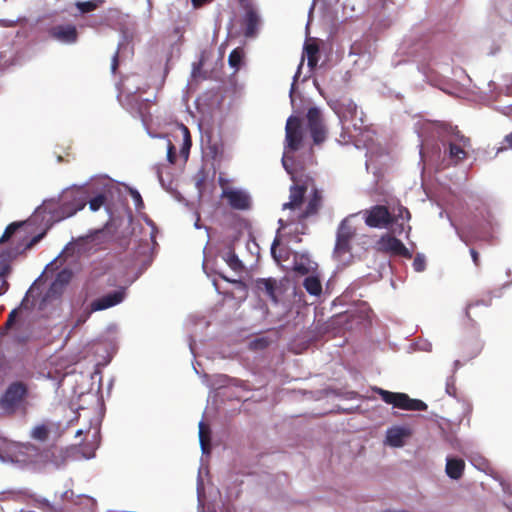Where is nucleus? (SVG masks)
I'll return each instance as SVG.
<instances>
[{"mask_svg":"<svg viewBox=\"0 0 512 512\" xmlns=\"http://www.w3.org/2000/svg\"><path fill=\"white\" fill-rule=\"evenodd\" d=\"M127 297V287L119 286L116 289L109 291L102 296L95 298L91 301L89 308L90 312L103 311L124 302Z\"/></svg>","mask_w":512,"mask_h":512,"instance_id":"4468645a","label":"nucleus"},{"mask_svg":"<svg viewBox=\"0 0 512 512\" xmlns=\"http://www.w3.org/2000/svg\"><path fill=\"white\" fill-rule=\"evenodd\" d=\"M410 218H411V214H410L409 210L406 207L400 206L398 208L397 215H393V222L391 223V225L388 228L391 229L392 233L398 234V235H401L403 232L406 231V229H407V233H409L411 230V226L410 225L405 226L403 221L404 220L409 221Z\"/></svg>","mask_w":512,"mask_h":512,"instance_id":"5701e85b","label":"nucleus"},{"mask_svg":"<svg viewBox=\"0 0 512 512\" xmlns=\"http://www.w3.org/2000/svg\"><path fill=\"white\" fill-rule=\"evenodd\" d=\"M412 435V430L408 426H392L386 430L385 444L390 447L400 448L405 444L406 439Z\"/></svg>","mask_w":512,"mask_h":512,"instance_id":"6ab92c4d","label":"nucleus"},{"mask_svg":"<svg viewBox=\"0 0 512 512\" xmlns=\"http://www.w3.org/2000/svg\"><path fill=\"white\" fill-rule=\"evenodd\" d=\"M126 189H128L133 201H134V205H135V208L137 211L141 210L144 208V202H143V199H142V196L141 194L139 193V191L135 188H132V187H129L127 185H125Z\"/></svg>","mask_w":512,"mask_h":512,"instance_id":"de8ad7c7","label":"nucleus"},{"mask_svg":"<svg viewBox=\"0 0 512 512\" xmlns=\"http://www.w3.org/2000/svg\"><path fill=\"white\" fill-rule=\"evenodd\" d=\"M365 224L371 228H388L393 222V215L388 208L383 205H375L370 210H366Z\"/></svg>","mask_w":512,"mask_h":512,"instance_id":"dca6fc26","label":"nucleus"},{"mask_svg":"<svg viewBox=\"0 0 512 512\" xmlns=\"http://www.w3.org/2000/svg\"><path fill=\"white\" fill-rule=\"evenodd\" d=\"M106 3V0H87V1H77L74 5L77 10V15L84 16L88 13H91L100 7H102Z\"/></svg>","mask_w":512,"mask_h":512,"instance_id":"bb28decb","label":"nucleus"},{"mask_svg":"<svg viewBox=\"0 0 512 512\" xmlns=\"http://www.w3.org/2000/svg\"><path fill=\"white\" fill-rule=\"evenodd\" d=\"M495 110L502 113L503 115L509 116L512 114V103L505 106H496Z\"/></svg>","mask_w":512,"mask_h":512,"instance_id":"338daca9","label":"nucleus"},{"mask_svg":"<svg viewBox=\"0 0 512 512\" xmlns=\"http://www.w3.org/2000/svg\"><path fill=\"white\" fill-rule=\"evenodd\" d=\"M106 238L107 233L103 228L93 229L90 230L86 235L79 236L78 238H72V240L68 242L62 251L58 254V256L46 265L44 271L49 268H54L57 260L63 255L72 256L77 254L78 256H82L90 255L96 252L105 242Z\"/></svg>","mask_w":512,"mask_h":512,"instance_id":"423d86ee","label":"nucleus"},{"mask_svg":"<svg viewBox=\"0 0 512 512\" xmlns=\"http://www.w3.org/2000/svg\"><path fill=\"white\" fill-rule=\"evenodd\" d=\"M355 215L356 214L349 215L341 220L336 231V241L333 250V257L343 264H346L352 257L351 240L355 235V230L349 224V221L350 218L354 217Z\"/></svg>","mask_w":512,"mask_h":512,"instance_id":"1a4fd4ad","label":"nucleus"},{"mask_svg":"<svg viewBox=\"0 0 512 512\" xmlns=\"http://www.w3.org/2000/svg\"><path fill=\"white\" fill-rule=\"evenodd\" d=\"M28 498L33 500L35 507L41 509L43 512H62V507H57L56 505L51 503L47 498H44L33 493L28 488L8 489L0 491V501H19Z\"/></svg>","mask_w":512,"mask_h":512,"instance_id":"9b49d317","label":"nucleus"},{"mask_svg":"<svg viewBox=\"0 0 512 512\" xmlns=\"http://www.w3.org/2000/svg\"><path fill=\"white\" fill-rule=\"evenodd\" d=\"M270 344V340L268 337H257L250 341L249 348L251 350L261 351L266 349Z\"/></svg>","mask_w":512,"mask_h":512,"instance_id":"c03bdc74","label":"nucleus"},{"mask_svg":"<svg viewBox=\"0 0 512 512\" xmlns=\"http://www.w3.org/2000/svg\"><path fill=\"white\" fill-rule=\"evenodd\" d=\"M306 187L303 185H292L290 187V200L297 206H300L304 199Z\"/></svg>","mask_w":512,"mask_h":512,"instance_id":"c9c22d12","label":"nucleus"},{"mask_svg":"<svg viewBox=\"0 0 512 512\" xmlns=\"http://www.w3.org/2000/svg\"><path fill=\"white\" fill-rule=\"evenodd\" d=\"M116 190L111 179L108 177H92L90 183L82 184L76 191L70 193V199L64 200L57 210V204L54 200H46L41 206L37 207L34 216L36 217L42 212H47L52 217L63 220L74 216L78 211L82 210L86 204H89L91 211L96 212L102 206H106L109 196L113 195Z\"/></svg>","mask_w":512,"mask_h":512,"instance_id":"f257e3e1","label":"nucleus"},{"mask_svg":"<svg viewBox=\"0 0 512 512\" xmlns=\"http://www.w3.org/2000/svg\"><path fill=\"white\" fill-rule=\"evenodd\" d=\"M29 34H6L0 41V64L3 68L22 64L34 52Z\"/></svg>","mask_w":512,"mask_h":512,"instance_id":"39448f33","label":"nucleus"},{"mask_svg":"<svg viewBox=\"0 0 512 512\" xmlns=\"http://www.w3.org/2000/svg\"><path fill=\"white\" fill-rule=\"evenodd\" d=\"M306 118L308 128L323 124L321 110L316 106L310 107L308 109Z\"/></svg>","mask_w":512,"mask_h":512,"instance_id":"72a5a7b5","label":"nucleus"},{"mask_svg":"<svg viewBox=\"0 0 512 512\" xmlns=\"http://www.w3.org/2000/svg\"><path fill=\"white\" fill-rule=\"evenodd\" d=\"M222 259L226 264L235 272H241L244 269V264L235 253L232 246L228 247V250L222 254Z\"/></svg>","mask_w":512,"mask_h":512,"instance_id":"c85d7f7f","label":"nucleus"},{"mask_svg":"<svg viewBox=\"0 0 512 512\" xmlns=\"http://www.w3.org/2000/svg\"><path fill=\"white\" fill-rule=\"evenodd\" d=\"M244 14L241 19V26L244 32H258L263 27V19L256 9V7L250 2L240 3Z\"/></svg>","mask_w":512,"mask_h":512,"instance_id":"a211bd4d","label":"nucleus"},{"mask_svg":"<svg viewBox=\"0 0 512 512\" xmlns=\"http://www.w3.org/2000/svg\"><path fill=\"white\" fill-rule=\"evenodd\" d=\"M202 269L208 277H211V275H218L224 281L235 285L236 289L242 293L241 298L243 300H245L248 287L244 281H242L241 279L230 278V277L226 276L224 273L217 271L215 268H209L206 260H204L202 263Z\"/></svg>","mask_w":512,"mask_h":512,"instance_id":"4be33fe9","label":"nucleus"},{"mask_svg":"<svg viewBox=\"0 0 512 512\" xmlns=\"http://www.w3.org/2000/svg\"><path fill=\"white\" fill-rule=\"evenodd\" d=\"M279 244H280V240H279L278 236H276L271 244V247H270L271 256L277 263H279L281 261V256L277 253V247L279 246Z\"/></svg>","mask_w":512,"mask_h":512,"instance_id":"4d7b16f0","label":"nucleus"},{"mask_svg":"<svg viewBox=\"0 0 512 512\" xmlns=\"http://www.w3.org/2000/svg\"><path fill=\"white\" fill-rule=\"evenodd\" d=\"M471 464L479 470H485L488 466L487 460L482 456L474 457L470 460Z\"/></svg>","mask_w":512,"mask_h":512,"instance_id":"13d9d810","label":"nucleus"},{"mask_svg":"<svg viewBox=\"0 0 512 512\" xmlns=\"http://www.w3.org/2000/svg\"><path fill=\"white\" fill-rule=\"evenodd\" d=\"M193 226H194L195 229H202L203 228V229H205V231L207 233L208 239H207L206 245H205V247L203 249V253L205 254L206 249H207V245H208L209 240H210V236H209L210 228L208 226H205V225L201 224V222H200V215L198 213H196V220H195Z\"/></svg>","mask_w":512,"mask_h":512,"instance_id":"bf43d9fd","label":"nucleus"},{"mask_svg":"<svg viewBox=\"0 0 512 512\" xmlns=\"http://www.w3.org/2000/svg\"><path fill=\"white\" fill-rule=\"evenodd\" d=\"M409 398L410 397L408 394L398 392L393 407L402 410H408Z\"/></svg>","mask_w":512,"mask_h":512,"instance_id":"a18cd8bd","label":"nucleus"},{"mask_svg":"<svg viewBox=\"0 0 512 512\" xmlns=\"http://www.w3.org/2000/svg\"><path fill=\"white\" fill-rule=\"evenodd\" d=\"M310 136L313 140V143L319 145L323 143L326 139V129L324 124L309 127Z\"/></svg>","mask_w":512,"mask_h":512,"instance_id":"e433bc0d","label":"nucleus"},{"mask_svg":"<svg viewBox=\"0 0 512 512\" xmlns=\"http://www.w3.org/2000/svg\"><path fill=\"white\" fill-rule=\"evenodd\" d=\"M49 434V427L45 424H39L31 430L30 437L34 440L45 442L48 439Z\"/></svg>","mask_w":512,"mask_h":512,"instance_id":"f704fd0d","label":"nucleus"},{"mask_svg":"<svg viewBox=\"0 0 512 512\" xmlns=\"http://www.w3.org/2000/svg\"><path fill=\"white\" fill-rule=\"evenodd\" d=\"M322 205V195L321 192L314 188L312 190L311 196L307 202V205L304 211L299 215V219L305 220L311 216H314L318 213L320 207Z\"/></svg>","mask_w":512,"mask_h":512,"instance_id":"b1692460","label":"nucleus"},{"mask_svg":"<svg viewBox=\"0 0 512 512\" xmlns=\"http://www.w3.org/2000/svg\"><path fill=\"white\" fill-rule=\"evenodd\" d=\"M310 34H306V39L303 44V53L300 60V63L297 67V70L293 76V80L291 83L290 91H289V98L291 106L295 107V93H297V86L296 82L298 81L301 70L304 65V59L307 57V65L309 68V71L311 72L318 64L319 61V53H320V42L318 38L309 37Z\"/></svg>","mask_w":512,"mask_h":512,"instance_id":"6e6552de","label":"nucleus"},{"mask_svg":"<svg viewBox=\"0 0 512 512\" xmlns=\"http://www.w3.org/2000/svg\"><path fill=\"white\" fill-rule=\"evenodd\" d=\"M63 290L64 289L62 287H59L57 284L52 282L50 284L49 288L47 289V291L42 299V302L46 303L50 300L59 299L63 293Z\"/></svg>","mask_w":512,"mask_h":512,"instance_id":"a19ab883","label":"nucleus"},{"mask_svg":"<svg viewBox=\"0 0 512 512\" xmlns=\"http://www.w3.org/2000/svg\"><path fill=\"white\" fill-rule=\"evenodd\" d=\"M7 459L8 463L33 472L42 470L49 463L59 469L65 462L62 453L56 454L53 450L41 449L30 442L20 443L12 453L7 454Z\"/></svg>","mask_w":512,"mask_h":512,"instance_id":"20e7f679","label":"nucleus"},{"mask_svg":"<svg viewBox=\"0 0 512 512\" xmlns=\"http://www.w3.org/2000/svg\"><path fill=\"white\" fill-rule=\"evenodd\" d=\"M176 148L175 146L170 142L168 141V145H167V160L169 163L171 164H174L176 162Z\"/></svg>","mask_w":512,"mask_h":512,"instance_id":"052dcab7","label":"nucleus"},{"mask_svg":"<svg viewBox=\"0 0 512 512\" xmlns=\"http://www.w3.org/2000/svg\"><path fill=\"white\" fill-rule=\"evenodd\" d=\"M327 103L337 115L341 126V133L337 139L340 144L352 143L356 149H366V157L382 150L376 145L375 131L366 123L365 113L352 99H329Z\"/></svg>","mask_w":512,"mask_h":512,"instance_id":"f03ea898","label":"nucleus"},{"mask_svg":"<svg viewBox=\"0 0 512 512\" xmlns=\"http://www.w3.org/2000/svg\"><path fill=\"white\" fill-rule=\"evenodd\" d=\"M71 278L72 271L68 268H64L56 274L53 282L64 289L69 284Z\"/></svg>","mask_w":512,"mask_h":512,"instance_id":"ea45409f","label":"nucleus"},{"mask_svg":"<svg viewBox=\"0 0 512 512\" xmlns=\"http://www.w3.org/2000/svg\"><path fill=\"white\" fill-rule=\"evenodd\" d=\"M496 38L487 39V43L490 44V50L488 51V55H495L501 48L502 45V37L501 34H495Z\"/></svg>","mask_w":512,"mask_h":512,"instance_id":"09e8293b","label":"nucleus"},{"mask_svg":"<svg viewBox=\"0 0 512 512\" xmlns=\"http://www.w3.org/2000/svg\"><path fill=\"white\" fill-rule=\"evenodd\" d=\"M180 128H181L182 133H183V143H182V146L180 148V154L185 159H188L190 148L192 146V140H191L190 132H189V129L184 124H180Z\"/></svg>","mask_w":512,"mask_h":512,"instance_id":"473e14b6","label":"nucleus"},{"mask_svg":"<svg viewBox=\"0 0 512 512\" xmlns=\"http://www.w3.org/2000/svg\"><path fill=\"white\" fill-rule=\"evenodd\" d=\"M465 468V463L461 458L448 456L446 458L445 471L449 478L458 480L461 478Z\"/></svg>","mask_w":512,"mask_h":512,"instance_id":"a878e982","label":"nucleus"},{"mask_svg":"<svg viewBox=\"0 0 512 512\" xmlns=\"http://www.w3.org/2000/svg\"><path fill=\"white\" fill-rule=\"evenodd\" d=\"M29 387L22 381H13L0 396V409L6 414H15L19 410H25Z\"/></svg>","mask_w":512,"mask_h":512,"instance_id":"0eeeda50","label":"nucleus"},{"mask_svg":"<svg viewBox=\"0 0 512 512\" xmlns=\"http://www.w3.org/2000/svg\"><path fill=\"white\" fill-rule=\"evenodd\" d=\"M282 166L286 170L288 174H292L291 165L293 164L294 160L293 157H290L286 154V152L283 154L282 159Z\"/></svg>","mask_w":512,"mask_h":512,"instance_id":"680f3d73","label":"nucleus"},{"mask_svg":"<svg viewBox=\"0 0 512 512\" xmlns=\"http://www.w3.org/2000/svg\"><path fill=\"white\" fill-rule=\"evenodd\" d=\"M79 34H47V42L72 45L77 42Z\"/></svg>","mask_w":512,"mask_h":512,"instance_id":"c756f323","label":"nucleus"},{"mask_svg":"<svg viewBox=\"0 0 512 512\" xmlns=\"http://www.w3.org/2000/svg\"><path fill=\"white\" fill-rule=\"evenodd\" d=\"M244 62V51L242 48L237 47L233 49L228 56V64L231 68L238 71Z\"/></svg>","mask_w":512,"mask_h":512,"instance_id":"7c9ffc66","label":"nucleus"},{"mask_svg":"<svg viewBox=\"0 0 512 512\" xmlns=\"http://www.w3.org/2000/svg\"><path fill=\"white\" fill-rule=\"evenodd\" d=\"M46 235V231H42L30 239L26 236L19 239L17 244L13 247H8L0 252V279H6L11 272L10 261L17 258L20 254L26 250L32 248L34 245L39 243Z\"/></svg>","mask_w":512,"mask_h":512,"instance_id":"9d476101","label":"nucleus"},{"mask_svg":"<svg viewBox=\"0 0 512 512\" xmlns=\"http://www.w3.org/2000/svg\"><path fill=\"white\" fill-rule=\"evenodd\" d=\"M157 177L163 188H165L166 190L171 189L172 181H169L167 184L166 181H164L163 172L161 170L157 171Z\"/></svg>","mask_w":512,"mask_h":512,"instance_id":"774afa93","label":"nucleus"},{"mask_svg":"<svg viewBox=\"0 0 512 512\" xmlns=\"http://www.w3.org/2000/svg\"><path fill=\"white\" fill-rule=\"evenodd\" d=\"M153 245H157L153 234L150 239L139 240L133 244V259L139 263V268L136 273L138 278L153 262Z\"/></svg>","mask_w":512,"mask_h":512,"instance_id":"ddd939ff","label":"nucleus"},{"mask_svg":"<svg viewBox=\"0 0 512 512\" xmlns=\"http://www.w3.org/2000/svg\"><path fill=\"white\" fill-rule=\"evenodd\" d=\"M316 266L317 264L310 260L308 253H295L293 260V270L296 273L300 275H306Z\"/></svg>","mask_w":512,"mask_h":512,"instance_id":"393cba45","label":"nucleus"},{"mask_svg":"<svg viewBox=\"0 0 512 512\" xmlns=\"http://www.w3.org/2000/svg\"><path fill=\"white\" fill-rule=\"evenodd\" d=\"M378 246L380 251L389 253L393 256H401L406 259L412 258V252L401 240L390 233H386L380 237Z\"/></svg>","mask_w":512,"mask_h":512,"instance_id":"f3484780","label":"nucleus"},{"mask_svg":"<svg viewBox=\"0 0 512 512\" xmlns=\"http://www.w3.org/2000/svg\"><path fill=\"white\" fill-rule=\"evenodd\" d=\"M212 285L215 289V291L220 294V295H223L225 296L226 298H231V299H234L235 298V295L233 292L231 291H221L220 288H219V285H218V282L216 280V278H213L212 279Z\"/></svg>","mask_w":512,"mask_h":512,"instance_id":"e2e57ef3","label":"nucleus"},{"mask_svg":"<svg viewBox=\"0 0 512 512\" xmlns=\"http://www.w3.org/2000/svg\"><path fill=\"white\" fill-rule=\"evenodd\" d=\"M204 427H205L204 421L201 420L199 422V443H200L202 453L208 454L209 448H207V446L205 445V442H204Z\"/></svg>","mask_w":512,"mask_h":512,"instance_id":"5fc2aeb1","label":"nucleus"},{"mask_svg":"<svg viewBox=\"0 0 512 512\" xmlns=\"http://www.w3.org/2000/svg\"><path fill=\"white\" fill-rule=\"evenodd\" d=\"M133 34H121L117 50L111 59V72L115 74L119 66V58H125L133 54Z\"/></svg>","mask_w":512,"mask_h":512,"instance_id":"aec40b11","label":"nucleus"},{"mask_svg":"<svg viewBox=\"0 0 512 512\" xmlns=\"http://www.w3.org/2000/svg\"><path fill=\"white\" fill-rule=\"evenodd\" d=\"M445 391L449 396L456 398L457 388L455 386V376L451 375L446 380Z\"/></svg>","mask_w":512,"mask_h":512,"instance_id":"864d4df0","label":"nucleus"},{"mask_svg":"<svg viewBox=\"0 0 512 512\" xmlns=\"http://www.w3.org/2000/svg\"><path fill=\"white\" fill-rule=\"evenodd\" d=\"M203 63L202 61L194 62L192 64L191 77L193 79L197 78L201 74Z\"/></svg>","mask_w":512,"mask_h":512,"instance_id":"69168bd1","label":"nucleus"},{"mask_svg":"<svg viewBox=\"0 0 512 512\" xmlns=\"http://www.w3.org/2000/svg\"><path fill=\"white\" fill-rule=\"evenodd\" d=\"M433 133L437 135L443 150L439 143L422 142L419 151L422 161L428 162L436 170H443L458 165L467 157L464 147L470 146V138L461 134L457 127L446 122H436Z\"/></svg>","mask_w":512,"mask_h":512,"instance_id":"7ed1b4c3","label":"nucleus"},{"mask_svg":"<svg viewBox=\"0 0 512 512\" xmlns=\"http://www.w3.org/2000/svg\"><path fill=\"white\" fill-rule=\"evenodd\" d=\"M19 308H14L8 315V318H7V321L5 323V326L7 328H10L12 326H14L18 320V317H19Z\"/></svg>","mask_w":512,"mask_h":512,"instance_id":"6e6d98bb","label":"nucleus"},{"mask_svg":"<svg viewBox=\"0 0 512 512\" xmlns=\"http://www.w3.org/2000/svg\"><path fill=\"white\" fill-rule=\"evenodd\" d=\"M255 288L258 293L265 294L274 304H278L277 296L278 285L274 278H258L255 282Z\"/></svg>","mask_w":512,"mask_h":512,"instance_id":"412c9836","label":"nucleus"},{"mask_svg":"<svg viewBox=\"0 0 512 512\" xmlns=\"http://www.w3.org/2000/svg\"><path fill=\"white\" fill-rule=\"evenodd\" d=\"M503 86L498 90V94L512 95V73L503 76Z\"/></svg>","mask_w":512,"mask_h":512,"instance_id":"8fccbe9b","label":"nucleus"},{"mask_svg":"<svg viewBox=\"0 0 512 512\" xmlns=\"http://www.w3.org/2000/svg\"><path fill=\"white\" fill-rule=\"evenodd\" d=\"M25 224H26V222H17V221L10 223L6 227L3 235L1 236L0 242L1 241H8Z\"/></svg>","mask_w":512,"mask_h":512,"instance_id":"37998d69","label":"nucleus"},{"mask_svg":"<svg viewBox=\"0 0 512 512\" xmlns=\"http://www.w3.org/2000/svg\"><path fill=\"white\" fill-rule=\"evenodd\" d=\"M41 277H42V274L32 283V285L29 287V289L25 293V296L22 299V301L18 307L19 311L20 310H29L34 307V303H29V297L33 296V292H34L35 288L37 287L38 282L41 279Z\"/></svg>","mask_w":512,"mask_h":512,"instance_id":"4c0bfd02","label":"nucleus"},{"mask_svg":"<svg viewBox=\"0 0 512 512\" xmlns=\"http://www.w3.org/2000/svg\"><path fill=\"white\" fill-rule=\"evenodd\" d=\"M204 495H205L204 482L199 473L198 478H197V498H198L199 502H201V498L204 497Z\"/></svg>","mask_w":512,"mask_h":512,"instance_id":"0e129e2a","label":"nucleus"},{"mask_svg":"<svg viewBox=\"0 0 512 512\" xmlns=\"http://www.w3.org/2000/svg\"><path fill=\"white\" fill-rule=\"evenodd\" d=\"M408 411H426L427 404L420 399L409 398Z\"/></svg>","mask_w":512,"mask_h":512,"instance_id":"3c124183","label":"nucleus"},{"mask_svg":"<svg viewBox=\"0 0 512 512\" xmlns=\"http://www.w3.org/2000/svg\"><path fill=\"white\" fill-rule=\"evenodd\" d=\"M412 267L415 272H423L426 269V257L423 253H417L414 257Z\"/></svg>","mask_w":512,"mask_h":512,"instance_id":"49530a36","label":"nucleus"},{"mask_svg":"<svg viewBox=\"0 0 512 512\" xmlns=\"http://www.w3.org/2000/svg\"><path fill=\"white\" fill-rule=\"evenodd\" d=\"M303 286L311 296L318 297L322 294V283L318 275H308L303 281Z\"/></svg>","mask_w":512,"mask_h":512,"instance_id":"cd10ccee","label":"nucleus"},{"mask_svg":"<svg viewBox=\"0 0 512 512\" xmlns=\"http://www.w3.org/2000/svg\"><path fill=\"white\" fill-rule=\"evenodd\" d=\"M202 150L205 156L210 157L212 160L218 159L222 154L220 146L217 143H211L210 141H208L206 146H202Z\"/></svg>","mask_w":512,"mask_h":512,"instance_id":"79ce46f5","label":"nucleus"},{"mask_svg":"<svg viewBox=\"0 0 512 512\" xmlns=\"http://www.w3.org/2000/svg\"><path fill=\"white\" fill-rule=\"evenodd\" d=\"M221 197L226 199L228 205L238 211H249L252 208V197L245 189L226 188L223 189Z\"/></svg>","mask_w":512,"mask_h":512,"instance_id":"2eb2a0df","label":"nucleus"},{"mask_svg":"<svg viewBox=\"0 0 512 512\" xmlns=\"http://www.w3.org/2000/svg\"><path fill=\"white\" fill-rule=\"evenodd\" d=\"M495 6L501 13L512 14V0H495Z\"/></svg>","mask_w":512,"mask_h":512,"instance_id":"603ef678","label":"nucleus"},{"mask_svg":"<svg viewBox=\"0 0 512 512\" xmlns=\"http://www.w3.org/2000/svg\"><path fill=\"white\" fill-rule=\"evenodd\" d=\"M220 382L222 387L233 386L241 388L245 391L249 390L248 382L238 378L230 377L227 375H220Z\"/></svg>","mask_w":512,"mask_h":512,"instance_id":"2f4dec72","label":"nucleus"},{"mask_svg":"<svg viewBox=\"0 0 512 512\" xmlns=\"http://www.w3.org/2000/svg\"><path fill=\"white\" fill-rule=\"evenodd\" d=\"M297 93H295V96ZM295 114L288 117L285 126V144L284 149L287 152H295L300 148L303 140V132L301 128V115L303 112L296 108H293Z\"/></svg>","mask_w":512,"mask_h":512,"instance_id":"f8f14e48","label":"nucleus"},{"mask_svg":"<svg viewBox=\"0 0 512 512\" xmlns=\"http://www.w3.org/2000/svg\"><path fill=\"white\" fill-rule=\"evenodd\" d=\"M372 391L378 394L381 400L386 404H390L392 406L394 405L395 398L398 392H391L377 386L372 387Z\"/></svg>","mask_w":512,"mask_h":512,"instance_id":"58836bf2","label":"nucleus"}]
</instances>
